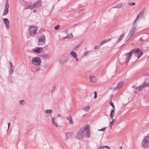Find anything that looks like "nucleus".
I'll return each instance as SVG.
<instances>
[{
	"label": "nucleus",
	"mask_w": 149,
	"mask_h": 149,
	"mask_svg": "<svg viewBox=\"0 0 149 149\" xmlns=\"http://www.w3.org/2000/svg\"><path fill=\"white\" fill-rule=\"evenodd\" d=\"M88 127V126L87 125L86 127L84 126L83 128L79 130L76 136L77 138L79 139H81L83 136H84L86 133V130Z\"/></svg>",
	"instance_id": "obj_1"
},
{
	"label": "nucleus",
	"mask_w": 149,
	"mask_h": 149,
	"mask_svg": "<svg viewBox=\"0 0 149 149\" xmlns=\"http://www.w3.org/2000/svg\"><path fill=\"white\" fill-rule=\"evenodd\" d=\"M141 143L142 146L143 147H147L149 146V135L144 138Z\"/></svg>",
	"instance_id": "obj_2"
},
{
	"label": "nucleus",
	"mask_w": 149,
	"mask_h": 149,
	"mask_svg": "<svg viewBox=\"0 0 149 149\" xmlns=\"http://www.w3.org/2000/svg\"><path fill=\"white\" fill-rule=\"evenodd\" d=\"M132 50H133V52H134V55L137 57L138 58H139L143 54V51L140 48H137L136 49H134Z\"/></svg>",
	"instance_id": "obj_3"
},
{
	"label": "nucleus",
	"mask_w": 149,
	"mask_h": 149,
	"mask_svg": "<svg viewBox=\"0 0 149 149\" xmlns=\"http://www.w3.org/2000/svg\"><path fill=\"white\" fill-rule=\"evenodd\" d=\"M31 62L34 65L39 66L40 65L41 60L39 57H35L32 58Z\"/></svg>",
	"instance_id": "obj_4"
},
{
	"label": "nucleus",
	"mask_w": 149,
	"mask_h": 149,
	"mask_svg": "<svg viewBox=\"0 0 149 149\" xmlns=\"http://www.w3.org/2000/svg\"><path fill=\"white\" fill-rule=\"evenodd\" d=\"M45 42V37L44 35H41L38 39V46H42L44 45Z\"/></svg>",
	"instance_id": "obj_5"
},
{
	"label": "nucleus",
	"mask_w": 149,
	"mask_h": 149,
	"mask_svg": "<svg viewBox=\"0 0 149 149\" xmlns=\"http://www.w3.org/2000/svg\"><path fill=\"white\" fill-rule=\"evenodd\" d=\"M37 28L33 26H31L29 29V34L30 36H33L36 33Z\"/></svg>",
	"instance_id": "obj_6"
},
{
	"label": "nucleus",
	"mask_w": 149,
	"mask_h": 149,
	"mask_svg": "<svg viewBox=\"0 0 149 149\" xmlns=\"http://www.w3.org/2000/svg\"><path fill=\"white\" fill-rule=\"evenodd\" d=\"M133 50H131L130 52L126 53L125 54V56L127 57L126 58V64H127V63L129 62L130 58L132 57V55L133 54Z\"/></svg>",
	"instance_id": "obj_7"
},
{
	"label": "nucleus",
	"mask_w": 149,
	"mask_h": 149,
	"mask_svg": "<svg viewBox=\"0 0 149 149\" xmlns=\"http://www.w3.org/2000/svg\"><path fill=\"white\" fill-rule=\"evenodd\" d=\"M42 4V2L41 0H38L36 3L32 4V6L33 8H38Z\"/></svg>",
	"instance_id": "obj_8"
},
{
	"label": "nucleus",
	"mask_w": 149,
	"mask_h": 149,
	"mask_svg": "<svg viewBox=\"0 0 149 149\" xmlns=\"http://www.w3.org/2000/svg\"><path fill=\"white\" fill-rule=\"evenodd\" d=\"M32 51L36 53H41L43 51V48L37 47L36 48H33Z\"/></svg>",
	"instance_id": "obj_9"
},
{
	"label": "nucleus",
	"mask_w": 149,
	"mask_h": 149,
	"mask_svg": "<svg viewBox=\"0 0 149 149\" xmlns=\"http://www.w3.org/2000/svg\"><path fill=\"white\" fill-rule=\"evenodd\" d=\"M123 81H121L118 83L117 86L113 88L114 91H116L118 89H119L122 87L124 84Z\"/></svg>",
	"instance_id": "obj_10"
},
{
	"label": "nucleus",
	"mask_w": 149,
	"mask_h": 149,
	"mask_svg": "<svg viewBox=\"0 0 149 149\" xmlns=\"http://www.w3.org/2000/svg\"><path fill=\"white\" fill-rule=\"evenodd\" d=\"M3 21L6 25L7 29H9L10 26L9 22L8 19L7 18H3Z\"/></svg>",
	"instance_id": "obj_11"
},
{
	"label": "nucleus",
	"mask_w": 149,
	"mask_h": 149,
	"mask_svg": "<svg viewBox=\"0 0 149 149\" xmlns=\"http://www.w3.org/2000/svg\"><path fill=\"white\" fill-rule=\"evenodd\" d=\"M89 79H90V81L91 82L95 83L97 81V78L96 77L94 76H90Z\"/></svg>",
	"instance_id": "obj_12"
},
{
	"label": "nucleus",
	"mask_w": 149,
	"mask_h": 149,
	"mask_svg": "<svg viewBox=\"0 0 149 149\" xmlns=\"http://www.w3.org/2000/svg\"><path fill=\"white\" fill-rule=\"evenodd\" d=\"M135 29L136 28L135 27H133L131 28L129 33V35L131 36L132 37V36L133 34L135 32Z\"/></svg>",
	"instance_id": "obj_13"
},
{
	"label": "nucleus",
	"mask_w": 149,
	"mask_h": 149,
	"mask_svg": "<svg viewBox=\"0 0 149 149\" xmlns=\"http://www.w3.org/2000/svg\"><path fill=\"white\" fill-rule=\"evenodd\" d=\"M66 118L67 120L69 121V123L71 124L73 123V121L72 120V118L71 116L69 115L68 116L66 117Z\"/></svg>",
	"instance_id": "obj_14"
},
{
	"label": "nucleus",
	"mask_w": 149,
	"mask_h": 149,
	"mask_svg": "<svg viewBox=\"0 0 149 149\" xmlns=\"http://www.w3.org/2000/svg\"><path fill=\"white\" fill-rule=\"evenodd\" d=\"M71 135V133L70 132H66L65 134V136L66 138V139L69 138V137H70Z\"/></svg>",
	"instance_id": "obj_15"
},
{
	"label": "nucleus",
	"mask_w": 149,
	"mask_h": 149,
	"mask_svg": "<svg viewBox=\"0 0 149 149\" xmlns=\"http://www.w3.org/2000/svg\"><path fill=\"white\" fill-rule=\"evenodd\" d=\"M73 37V35L71 33H70L69 34H68V35H67L66 36L63 37V39H65V38H67V39H70L71 38H72Z\"/></svg>",
	"instance_id": "obj_16"
},
{
	"label": "nucleus",
	"mask_w": 149,
	"mask_h": 149,
	"mask_svg": "<svg viewBox=\"0 0 149 149\" xmlns=\"http://www.w3.org/2000/svg\"><path fill=\"white\" fill-rule=\"evenodd\" d=\"M144 84L145 85V86H149V78H147L146 79L145 82Z\"/></svg>",
	"instance_id": "obj_17"
},
{
	"label": "nucleus",
	"mask_w": 149,
	"mask_h": 149,
	"mask_svg": "<svg viewBox=\"0 0 149 149\" xmlns=\"http://www.w3.org/2000/svg\"><path fill=\"white\" fill-rule=\"evenodd\" d=\"M87 129L86 130L85 134L87 137L88 138L90 136V131L89 130Z\"/></svg>",
	"instance_id": "obj_18"
},
{
	"label": "nucleus",
	"mask_w": 149,
	"mask_h": 149,
	"mask_svg": "<svg viewBox=\"0 0 149 149\" xmlns=\"http://www.w3.org/2000/svg\"><path fill=\"white\" fill-rule=\"evenodd\" d=\"M70 54L74 58H76L77 57V54L73 51H71L70 52Z\"/></svg>",
	"instance_id": "obj_19"
},
{
	"label": "nucleus",
	"mask_w": 149,
	"mask_h": 149,
	"mask_svg": "<svg viewBox=\"0 0 149 149\" xmlns=\"http://www.w3.org/2000/svg\"><path fill=\"white\" fill-rule=\"evenodd\" d=\"M8 9L7 8H5L4 10L3 13V15L4 16L6 15L8 13Z\"/></svg>",
	"instance_id": "obj_20"
},
{
	"label": "nucleus",
	"mask_w": 149,
	"mask_h": 149,
	"mask_svg": "<svg viewBox=\"0 0 149 149\" xmlns=\"http://www.w3.org/2000/svg\"><path fill=\"white\" fill-rule=\"evenodd\" d=\"M124 34H122V35L119 37V38L117 40V42H120V41L123 39V38L124 37Z\"/></svg>",
	"instance_id": "obj_21"
},
{
	"label": "nucleus",
	"mask_w": 149,
	"mask_h": 149,
	"mask_svg": "<svg viewBox=\"0 0 149 149\" xmlns=\"http://www.w3.org/2000/svg\"><path fill=\"white\" fill-rule=\"evenodd\" d=\"M123 6V4L122 3H120L118 4L117 6L113 7L114 8H121Z\"/></svg>",
	"instance_id": "obj_22"
},
{
	"label": "nucleus",
	"mask_w": 149,
	"mask_h": 149,
	"mask_svg": "<svg viewBox=\"0 0 149 149\" xmlns=\"http://www.w3.org/2000/svg\"><path fill=\"white\" fill-rule=\"evenodd\" d=\"M14 69V67L13 66V68H10L9 70V74L11 75L13 73V71Z\"/></svg>",
	"instance_id": "obj_23"
},
{
	"label": "nucleus",
	"mask_w": 149,
	"mask_h": 149,
	"mask_svg": "<svg viewBox=\"0 0 149 149\" xmlns=\"http://www.w3.org/2000/svg\"><path fill=\"white\" fill-rule=\"evenodd\" d=\"M40 56L41 58H46L48 57V54H41L40 55Z\"/></svg>",
	"instance_id": "obj_24"
},
{
	"label": "nucleus",
	"mask_w": 149,
	"mask_h": 149,
	"mask_svg": "<svg viewBox=\"0 0 149 149\" xmlns=\"http://www.w3.org/2000/svg\"><path fill=\"white\" fill-rule=\"evenodd\" d=\"M145 86H145V85L143 83L142 85H141L139 87L138 90L140 91H141L142 89Z\"/></svg>",
	"instance_id": "obj_25"
},
{
	"label": "nucleus",
	"mask_w": 149,
	"mask_h": 149,
	"mask_svg": "<svg viewBox=\"0 0 149 149\" xmlns=\"http://www.w3.org/2000/svg\"><path fill=\"white\" fill-rule=\"evenodd\" d=\"M45 112L47 114L49 113L51 114L52 112V110L51 109H47L45 111Z\"/></svg>",
	"instance_id": "obj_26"
},
{
	"label": "nucleus",
	"mask_w": 149,
	"mask_h": 149,
	"mask_svg": "<svg viewBox=\"0 0 149 149\" xmlns=\"http://www.w3.org/2000/svg\"><path fill=\"white\" fill-rule=\"evenodd\" d=\"M90 107L89 106H86V107H84L83 109L85 111H88L90 109Z\"/></svg>",
	"instance_id": "obj_27"
},
{
	"label": "nucleus",
	"mask_w": 149,
	"mask_h": 149,
	"mask_svg": "<svg viewBox=\"0 0 149 149\" xmlns=\"http://www.w3.org/2000/svg\"><path fill=\"white\" fill-rule=\"evenodd\" d=\"M132 37V36H131L129 35L128 34V35L125 38L126 42H127V41L129 40Z\"/></svg>",
	"instance_id": "obj_28"
},
{
	"label": "nucleus",
	"mask_w": 149,
	"mask_h": 149,
	"mask_svg": "<svg viewBox=\"0 0 149 149\" xmlns=\"http://www.w3.org/2000/svg\"><path fill=\"white\" fill-rule=\"evenodd\" d=\"M111 40V38H109L107 39H105L104 40H102V41L104 43V44L105 43H107L108 42L110 41Z\"/></svg>",
	"instance_id": "obj_29"
},
{
	"label": "nucleus",
	"mask_w": 149,
	"mask_h": 149,
	"mask_svg": "<svg viewBox=\"0 0 149 149\" xmlns=\"http://www.w3.org/2000/svg\"><path fill=\"white\" fill-rule=\"evenodd\" d=\"M109 104L114 109H115V106L114 104L111 101L110 102Z\"/></svg>",
	"instance_id": "obj_30"
},
{
	"label": "nucleus",
	"mask_w": 149,
	"mask_h": 149,
	"mask_svg": "<svg viewBox=\"0 0 149 149\" xmlns=\"http://www.w3.org/2000/svg\"><path fill=\"white\" fill-rule=\"evenodd\" d=\"M106 129V127H103L101 129H99L98 131H104Z\"/></svg>",
	"instance_id": "obj_31"
},
{
	"label": "nucleus",
	"mask_w": 149,
	"mask_h": 149,
	"mask_svg": "<svg viewBox=\"0 0 149 149\" xmlns=\"http://www.w3.org/2000/svg\"><path fill=\"white\" fill-rule=\"evenodd\" d=\"M81 45V44H79L77 46H76L74 48V50H76L78 48H79L80 46Z\"/></svg>",
	"instance_id": "obj_32"
},
{
	"label": "nucleus",
	"mask_w": 149,
	"mask_h": 149,
	"mask_svg": "<svg viewBox=\"0 0 149 149\" xmlns=\"http://www.w3.org/2000/svg\"><path fill=\"white\" fill-rule=\"evenodd\" d=\"M128 4L130 6H132L135 5V3L134 2H132L130 3H129Z\"/></svg>",
	"instance_id": "obj_33"
},
{
	"label": "nucleus",
	"mask_w": 149,
	"mask_h": 149,
	"mask_svg": "<svg viewBox=\"0 0 149 149\" xmlns=\"http://www.w3.org/2000/svg\"><path fill=\"white\" fill-rule=\"evenodd\" d=\"M31 7H32V8H33V6H32V4L30 6H28L26 8V9H30L31 10L32 9V8H31Z\"/></svg>",
	"instance_id": "obj_34"
},
{
	"label": "nucleus",
	"mask_w": 149,
	"mask_h": 149,
	"mask_svg": "<svg viewBox=\"0 0 149 149\" xmlns=\"http://www.w3.org/2000/svg\"><path fill=\"white\" fill-rule=\"evenodd\" d=\"M53 125L55 127H57L58 125L55 122L52 123Z\"/></svg>",
	"instance_id": "obj_35"
},
{
	"label": "nucleus",
	"mask_w": 149,
	"mask_h": 149,
	"mask_svg": "<svg viewBox=\"0 0 149 149\" xmlns=\"http://www.w3.org/2000/svg\"><path fill=\"white\" fill-rule=\"evenodd\" d=\"M59 25H56L54 28V29L56 30H58L59 29Z\"/></svg>",
	"instance_id": "obj_36"
},
{
	"label": "nucleus",
	"mask_w": 149,
	"mask_h": 149,
	"mask_svg": "<svg viewBox=\"0 0 149 149\" xmlns=\"http://www.w3.org/2000/svg\"><path fill=\"white\" fill-rule=\"evenodd\" d=\"M115 121V119H113V120L111 122H110V126L111 127V125H113V124L112 123H114Z\"/></svg>",
	"instance_id": "obj_37"
},
{
	"label": "nucleus",
	"mask_w": 149,
	"mask_h": 149,
	"mask_svg": "<svg viewBox=\"0 0 149 149\" xmlns=\"http://www.w3.org/2000/svg\"><path fill=\"white\" fill-rule=\"evenodd\" d=\"M142 13L141 12L139 14V15H138L137 16V17H136V19H135V20L134 22V23H135V22L136 21V20H137V19H138V18H139V15L141 14Z\"/></svg>",
	"instance_id": "obj_38"
},
{
	"label": "nucleus",
	"mask_w": 149,
	"mask_h": 149,
	"mask_svg": "<svg viewBox=\"0 0 149 149\" xmlns=\"http://www.w3.org/2000/svg\"><path fill=\"white\" fill-rule=\"evenodd\" d=\"M55 118L54 117H52L51 119V121L52 123L54 122H55Z\"/></svg>",
	"instance_id": "obj_39"
},
{
	"label": "nucleus",
	"mask_w": 149,
	"mask_h": 149,
	"mask_svg": "<svg viewBox=\"0 0 149 149\" xmlns=\"http://www.w3.org/2000/svg\"><path fill=\"white\" fill-rule=\"evenodd\" d=\"M9 7V3H6L5 8L8 9Z\"/></svg>",
	"instance_id": "obj_40"
},
{
	"label": "nucleus",
	"mask_w": 149,
	"mask_h": 149,
	"mask_svg": "<svg viewBox=\"0 0 149 149\" xmlns=\"http://www.w3.org/2000/svg\"><path fill=\"white\" fill-rule=\"evenodd\" d=\"M114 116V115L113 113L110 114V116L111 118V119H113V116Z\"/></svg>",
	"instance_id": "obj_41"
},
{
	"label": "nucleus",
	"mask_w": 149,
	"mask_h": 149,
	"mask_svg": "<svg viewBox=\"0 0 149 149\" xmlns=\"http://www.w3.org/2000/svg\"><path fill=\"white\" fill-rule=\"evenodd\" d=\"M23 102L24 100H21L19 101V103L21 104H23Z\"/></svg>",
	"instance_id": "obj_42"
},
{
	"label": "nucleus",
	"mask_w": 149,
	"mask_h": 149,
	"mask_svg": "<svg viewBox=\"0 0 149 149\" xmlns=\"http://www.w3.org/2000/svg\"><path fill=\"white\" fill-rule=\"evenodd\" d=\"M103 44H104V43H103L102 41L100 42L99 43V45L101 46Z\"/></svg>",
	"instance_id": "obj_43"
},
{
	"label": "nucleus",
	"mask_w": 149,
	"mask_h": 149,
	"mask_svg": "<svg viewBox=\"0 0 149 149\" xmlns=\"http://www.w3.org/2000/svg\"><path fill=\"white\" fill-rule=\"evenodd\" d=\"M114 111H114V109H113L111 111L110 114L113 113H114Z\"/></svg>",
	"instance_id": "obj_44"
},
{
	"label": "nucleus",
	"mask_w": 149,
	"mask_h": 149,
	"mask_svg": "<svg viewBox=\"0 0 149 149\" xmlns=\"http://www.w3.org/2000/svg\"><path fill=\"white\" fill-rule=\"evenodd\" d=\"M104 148V146H100V147L99 148V149H102Z\"/></svg>",
	"instance_id": "obj_45"
},
{
	"label": "nucleus",
	"mask_w": 149,
	"mask_h": 149,
	"mask_svg": "<svg viewBox=\"0 0 149 149\" xmlns=\"http://www.w3.org/2000/svg\"><path fill=\"white\" fill-rule=\"evenodd\" d=\"M40 69V67H38L36 68V70H38Z\"/></svg>",
	"instance_id": "obj_46"
},
{
	"label": "nucleus",
	"mask_w": 149,
	"mask_h": 149,
	"mask_svg": "<svg viewBox=\"0 0 149 149\" xmlns=\"http://www.w3.org/2000/svg\"><path fill=\"white\" fill-rule=\"evenodd\" d=\"M99 46H95V49H97L98 48Z\"/></svg>",
	"instance_id": "obj_47"
},
{
	"label": "nucleus",
	"mask_w": 149,
	"mask_h": 149,
	"mask_svg": "<svg viewBox=\"0 0 149 149\" xmlns=\"http://www.w3.org/2000/svg\"><path fill=\"white\" fill-rule=\"evenodd\" d=\"M8 130L9 128V127L10 126V123H8Z\"/></svg>",
	"instance_id": "obj_48"
},
{
	"label": "nucleus",
	"mask_w": 149,
	"mask_h": 149,
	"mask_svg": "<svg viewBox=\"0 0 149 149\" xmlns=\"http://www.w3.org/2000/svg\"><path fill=\"white\" fill-rule=\"evenodd\" d=\"M104 146V148H109V147L107 146Z\"/></svg>",
	"instance_id": "obj_49"
},
{
	"label": "nucleus",
	"mask_w": 149,
	"mask_h": 149,
	"mask_svg": "<svg viewBox=\"0 0 149 149\" xmlns=\"http://www.w3.org/2000/svg\"><path fill=\"white\" fill-rule=\"evenodd\" d=\"M83 10H84V9H82V10H81L79 12V14H81V12L82 11H83Z\"/></svg>",
	"instance_id": "obj_50"
},
{
	"label": "nucleus",
	"mask_w": 149,
	"mask_h": 149,
	"mask_svg": "<svg viewBox=\"0 0 149 149\" xmlns=\"http://www.w3.org/2000/svg\"><path fill=\"white\" fill-rule=\"evenodd\" d=\"M75 58H76V61L77 62L79 61V59L78 58H77V57Z\"/></svg>",
	"instance_id": "obj_51"
},
{
	"label": "nucleus",
	"mask_w": 149,
	"mask_h": 149,
	"mask_svg": "<svg viewBox=\"0 0 149 149\" xmlns=\"http://www.w3.org/2000/svg\"><path fill=\"white\" fill-rule=\"evenodd\" d=\"M57 116L58 117H60L61 116V114L59 113L57 115Z\"/></svg>",
	"instance_id": "obj_52"
},
{
	"label": "nucleus",
	"mask_w": 149,
	"mask_h": 149,
	"mask_svg": "<svg viewBox=\"0 0 149 149\" xmlns=\"http://www.w3.org/2000/svg\"><path fill=\"white\" fill-rule=\"evenodd\" d=\"M97 97V95H94V98L95 99H96Z\"/></svg>",
	"instance_id": "obj_53"
},
{
	"label": "nucleus",
	"mask_w": 149,
	"mask_h": 149,
	"mask_svg": "<svg viewBox=\"0 0 149 149\" xmlns=\"http://www.w3.org/2000/svg\"><path fill=\"white\" fill-rule=\"evenodd\" d=\"M87 53H88V52H84V55H86L87 54Z\"/></svg>",
	"instance_id": "obj_54"
},
{
	"label": "nucleus",
	"mask_w": 149,
	"mask_h": 149,
	"mask_svg": "<svg viewBox=\"0 0 149 149\" xmlns=\"http://www.w3.org/2000/svg\"><path fill=\"white\" fill-rule=\"evenodd\" d=\"M94 95H97V92L96 91H95L94 92Z\"/></svg>",
	"instance_id": "obj_55"
},
{
	"label": "nucleus",
	"mask_w": 149,
	"mask_h": 149,
	"mask_svg": "<svg viewBox=\"0 0 149 149\" xmlns=\"http://www.w3.org/2000/svg\"><path fill=\"white\" fill-rule=\"evenodd\" d=\"M139 40H141V41H143V40L141 38H140Z\"/></svg>",
	"instance_id": "obj_56"
},
{
	"label": "nucleus",
	"mask_w": 149,
	"mask_h": 149,
	"mask_svg": "<svg viewBox=\"0 0 149 149\" xmlns=\"http://www.w3.org/2000/svg\"><path fill=\"white\" fill-rule=\"evenodd\" d=\"M6 3H8V0H6Z\"/></svg>",
	"instance_id": "obj_57"
},
{
	"label": "nucleus",
	"mask_w": 149,
	"mask_h": 149,
	"mask_svg": "<svg viewBox=\"0 0 149 149\" xmlns=\"http://www.w3.org/2000/svg\"><path fill=\"white\" fill-rule=\"evenodd\" d=\"M13 66V65H12V63L11 64H10V67H11V68H13V66Z\"/></svg>",
	"instance_id": "obj_58"
},
{
	"label": "nucleus",
	"mask_w": 149,
	"mask_h": 149,
	"mask_svg": "<svg viewBox=\"0 0 149 149\" xmlns=\"http://www.w3.org/2000/svg\"><path fill=\"white\" fill-rule=\"evenodd\" d=\"M119 148H120V149H123L122 147L121 146Z\"/></svg>",
	"instance_id": "obj_59"
},
{
	"label": "nucleus",
	"mask_w": 149,
	"mask_h": 149,
	"mask_svg": "<svg viewBox=\"0 0 149 149\" xmlns=\"http://www.w3.org/2000/svg\"><path fill=\"white\" fill-rule=\"evenodd\" d=\"M36 10H33V12L34 13H35V12H36Z\"/></svg>",
	"instance_id": "obj_60"
},
{
	"label": "nucleus",
	"mask_w": 149,
	"mask_h": 149,
	"mask_svg": "<svg viewBox=\"0 0 149 149\" xmlns=\"http://www.w3.org/2000/svg\"><path fill=\"white\" fill-rule=\"evenodd\" d=\"M9 63L10 64H11L12 63H11L10 62H9Z\"/></svg>",
	"instance_id": "obj_61"
},
{
	"label": "nucleus",
	"mask_w": 149,
	"mask_h": 149,
	"mask_svg": "<svg viewBox=\"0 0 149 149\" xmlns=\"http://www.w3.org/2000/svg\"><path fill=\"white\" fill-rule=\"evenodd\" d=\"M79 7H81L80 5H79Z\"/></svg>",
	"instance_id": "obj_62"
},
{
	"label": "nucleus",
	"mask_w": 149,
	"mask_h": 149,
	"mask_svg": "<svg viewBox=\"0 0 149 149\" xmlns=\"http://www.w3.org/2000/svg\"><path fill=\"white\" fill-rule=\"evenodd\" d=\"M108 149H111L110 147H109V148H108Z\"/></svg>",
	"instance_id": "obj_63"
},
{
	"label": "nucleus",
	"mask_w": 149,
	"mask_h": 149,
	"mask_svg": "<svg viewBox=\"0 0 149 149\" xmlns=\"http://www.w3.org/2000/svg\"><path fill=\"white\" fill-rule=\"evenodd\" d=\"M85 115H83V117Z\"/></svg>",
	"instance_id": "obj_64"
}]
</instances>
